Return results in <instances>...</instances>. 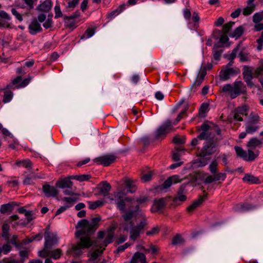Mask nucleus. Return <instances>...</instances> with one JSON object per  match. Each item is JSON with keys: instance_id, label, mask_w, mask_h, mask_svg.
Listing matches in <instances>:
<instances>
[{"instance_id": "nucleus-1", "label": "nucleus", "mask_w": 263, "mask_h": 263, "mask_svg": "<svg viewBox=\"0 0 263 263\" xmlns=\"http://www.w3.org/2000/svg\"><path fill=\"white\" fill-rule=\"evenodd\" d=\"M118 191L114 192L108 198L111 201L115 200L117 207L122 212H125L126 205L129 206V210L122 215V225L125 231L130 230V238L136 240L140 236V232L147 225V218L141 212L139 205H136L134 209L135 201L131 197L126 196V193L118 189Z\"/></svg>"}, {"instance_id": "nucleus-2", "label": "nucleus", "mask_w": 263, "mask_h": 263, "mask_svg": "<svg viewBox=\"0 0 263 263\" xmlns=\"http://www.w3.org/2000/svg\"><path fill=\"white\" fill-rule=\"evenodd\" d=\"M101 220V217L98 216L92 218L90 221L83 219L78 222L76 228L80 229L76 232L75 235L77 238H80V241L71 245V248L66 252L67 255L73 254L74 257H78L83 253L82 249L89 248L92 245L97 246V241L91 240L90 236L99 228Z\"/></svg>"}, {"instance_id": "nucleus-3", "label": "nucleus", "mask_w": 263, "mask_h": 263, "mask_svg": "<svg viewBox=\"0 0 263 263\" xmlns=\"http://www.w3.org/2000/svg\"><path fill=\"white\" fill-rule=\"evenodd\" d=\"M222 138L211 137L204 139L205 142L197 156L199 157L194 161V163H197L198 167H203L208 164L211 159L210 156L215 154L218 148L219 142Z\"/></svg>"}, {"instance_id": "nucleus-4", "label": "nucleus", "mask_w": 263, "mask_h": 263, "mask_svg": "<svg viewBox=\"0 0 263 263\" xmlns=\"http://www.w3.org/2000/svg\"><path fill=\"white\" fill-rule=\"evenodd\" d=\"M223 92H229L230 97L232 99L236 98L240 93H246V87L242 82L240 81H236L234 83V86L230 84L225 85L222 88Z\"/></svg>"}, {"instance_id": "nucleus-5", "label": "nucleus", "mask_w": 263, "mask_h": 263, "mask_svg": "<svg viewBox=\"0 0 263 263\" xmlns=\"http://www.w3.org/2000/svg\"><path fill=\"white\" fill-rule=\"evenodd\" d=\"M49 224L47 225L44 233L45 244L44 248L38 252L40 257L45 258V263H49Z\"/></svg>"}, {"instance_id": "nucleus-6", "label": "nucleus", "mask_w": 263, "mask_h": 263, "mask_svg": "<svg viewBox=\"0 0 263 263\" xmlns=\"http://www.w3.org/2000/svg\"><path fill=\"white\" fill-rule=\"evenodd\" d=\"M173 128L172 121L167 120L156 130L155 138L158 139L168 133Z\"/></svg>"}, {"instance_id": "nucleus-7", "label": "nucleus", "mask_w": 263, "mask_h": 263, "mask_svg": "<svg viewBox=\"0 0 263 263\" xmlns=\"http://www.w3.org/2000/svg\"><path fill=\"white\" fill-rule=\"evenodd\" d=\"M173 128L172 121L167 120L156 130L155 138L158 139L168 133Z\"/></svg>"}, {"instance_id": "nucleus-8", "label": "nucleus", "mask_w": 263, "mask_h": 263, "mask_svg": "<svg viewBox=\"0 0 263 263\" xmlns=\"http://www.w3.org/2000/svg\"><path fill=\"white\" fill-rule=\"evenodd\" d=\"M181 181V180L179 179V177L178 175H174L168 177L162 185L157 186L155 190L158 192H161L164 190L170 187L172 184L173 182L176 183L180 182Z\"/></svg>"}, {"instance_id": "nucleus-9", "label": "nucleus", "mask_w": 263, "mask_h": 263, "mask_svg": "<svg viewBox=\"0 0 263 263\" xmlns=\"http://www.w3.org/2000/svg\"><path fill=\"white\" fill-rule=\"evenodd\" d=\"M207 122L208 121H205L201 125L200 129H198V131H202V132L198 136V138L200 140L215 137L214 135H212L211 132H209L210 130L212 129V127L207 124Z\"/></svg>"}, {"instance_id": "nucleus-10", "label": "nucleus", "mask_w": 263, "mask_h": 263, "mask_svg": "<svg viewBox=\"0 0 263 263\" xmlns=\"http://www.w3.org/2000/svg\"><path fill=\"white\" fill-rule=\"evenodd\" d=\"M170 196L165 198H161L159 199H155L153 201V204L152 206L151 211L152 213H156L165 208L166 203V201L167 198H170Z\"/></svg>"}, {"instance_id": "nucleus-11", "label": "nucleus", "mask_w": 263, "mask_h": 263, "mask_svg": "<svg viewBox=\"0 0 263 263\" xmlns=\"http://www.w3.org/2000/svg\"><path fill=\"white\" fill-rule=\"evenodd\" d=\"M208 194L203 196H199L198 198L194 200L193 203L186 208L187 212L191 214L194 212L199 206H200L207 198Z\"/></svg>"}, {"instance_id": "nucleus-12", "label": "nucleus", "mask_w": 263, "mask_h": 263, "mask_svg": "<svg viewBox=\"0 0 263 263\" xmlns=\"http://www.w3.org/2000/svg\"><path fill=\"white\" fill-rule=\"evenodd\" d=\"M185 184L181 185L178 189L176 195L172 199L173 201L176 203L177 205H179L180 204V203H178V201L184 202L186 201L187 199V197L185 195Z\"/></svg>"}, {"instance_id": "nucleus-13", "label": "nucleus", "mask_w": 263, "mask_h": 263, "mask_svg": "<svg viewBox=\"0 0 263 263\" xmlns=\"http://www.w3.org/2000/svg\"><path fill=\"white\" fill-rule=\"evenodd\" d=\"M243 79L246 82L247 85L250 87L254 86V84L251 80L253 78L252 70L249 69V68L247 66H243Z\"/></svg>"}, {"instance_id": "nucleus-14", "label": "nucleus", "mask_w": 263, "mask_h": 263, "mask_svg": "<svg viewBox=\"0 0 263 263\" xmlns=\"http://www.w3.org/2000/svg\"><path fill=\"white\" fill-rule=\"evenodd\" d=\"M116 157L113 155H105L96 159L97 161L104 166H108L116 160Z\"/></svg>"}, {"instance_id": "nucleus-15", "label": "nucleus", "mask_w": 263, "mask_h": 263, "mask_svg": "<svg viewBox=\"0 0 263 263\" xmlns=\"http://www.w3.org/2000/svg\"><path fill=\"white\" fill-rule=\"evenodd\" d=\"M28 29L29 33L32 35L41 32L42 30L40 24L37 22L36 18H34L29 24Z\"/></svg>"}, {"instance_id": "nucleus-16", "label": "nucleus", "mask_w": 263, "mask_h": 263, "mask_svg": "<svg viewBox=\"0 0 263 263\" xmlns=\"http://www.w3.org/2000/svg\"><path fill=\"white\" fill-rule=\"evenodd\" d=\"M130 263H147L145 255L141 252H136L132 257Z\"/></svg>"}, {"instance_id": "nucleus-17", "label": "nucleus", "mask_w": 263, "mask_h": 263, "mask_svg": "<svg viewBox=\"0 0 263 263\" xmlns=\"http://www.w3.org/2000/svg\"><path fill=\"white\" fill-rule=\"evenodd\" d=\"M70 179L72 178H69V176L63 179L58 181L56 183L57 187L59 188H71L73 185V183Z\"/></svg>"}, {"instance_id": "nucleus-18", "label": "nucleus", "mask_w": 263, "mask_h": 263, "mask_svg": "<svg viewBox=\"0 0 263 263\" xmlns=\"http://www.w3.org/2000/svg\"><path fill=\"white\" fill-rule=\"evenodd\" d=\"M116 227L112 226L107 230V235L103 242V245L106 247L108 244L111 243L115 235Z\"/></svg>"}, {"instance_id": "nucleus-19", "label": "nucleus", "mask_w": 263, "mask_h": 263, "mask_svg": "<svg viewBox=\"0 0 263 263\" xmlns=\"http://www.w3.org/2000/svg\"><path fill=\"white\" fill-rule=\"evenodd\" d=\"M101 187L99 188V193L102 194L104 196L108 195L109 192L111 190V185L107 181H103L100 183Z\"/></svg>"}, {"instance_id": "nucleus-20", "label": "nucleus", "mask_w": 263, "mask_h": 263, "mask_svg": "<svg viewBox=\"0 0 263 263\" xmlns=\"http://www.w3.org/2000/svg\"><path fill=\"white\" fill-rule=\"evenodd\" d=\"M15 202H9L7 204L2 205L0 212L2 214H4L7 212H11L13 210L14 206L15 205Z\"/></svg>"}, {"instance_id": "nucleus-21", "label": "nucleus", "mask_w": 263, "mask_h": 263, "mask_svg": "<svg viewBox=\"0 0 263 263\" xmlns=\"http://www.w3.org/2000/svg\"><path fill=\"white\" fill-rule=\"evenodd\" d=\"M42 238L43 234L41 233H39L35 235L32 236L31 237H27L26 239H24L22 241V244L27 245L35 240H40L41 239H42Z\"/></svg>"}, {"instance_id": "nucleus-22", "label": "nucleus", "mask_w": 263, "mask_h": 263, "mask_svg": "<svg viewBox=\"0 0 263 263\" xmlns=\"http://www.w3.org/2000/svg\"><path fill=\"white\" fill-rule=\"evenodd\" d=\"M242 180L244 181L251 183L257 184L259 183V180L258 178L249 174H245Z\"/></svg>"}, {"instance_id": "nucleus-23", "label": "nucleus", "mask_w": 263, "mask_h": 263, "mask_svg": "<svg viewBox=\"0 0 263 263\" xmlns=\"http://www.w3.org/2000/svg\"><path fill=\"white\" fill-rule=\"evenodd\" d=\"M124 186L128 189L127 191L130 193H134L137 187L133 184V181L130 179H126L124 183Z\"/></svg>"}, {"instance_id": "nucleus-24", "label": "nucleus", "mask_w": 263, "mask_h": 263, "mask_svg": "<svg viewBox=\"0 0 263 263\" xmlns=\"http://www.w3.org/2000/svg\"><path fill=\"white\" fill-rule=\"evenodd\" d=\"M243 32V27L240 26L236 28L233 32L230 33L229 35L232 37H236V38H238L241 36Z\"/></svg>"}, {"instance_id": "nucleus-25", "label": "nucleus", "mask_w": 263, "mask_h": 263, "mask_svg": "<svg viewBox=\"0 0 263 263\" xmlns=\"http://www.w3.org/2000/svg\"><path fill=\"white\" fill-rule=\"evenodd\" d=\"M91 176L89 175H74L69 176V178L76 179L80 182L84 181H88L89 180Z\"/></svg>"}, {"instance_id": "nucleus-26", "label": "nucleus", "mask_w": 263, "mask_h": 263, "mask_svg": "<svg viewBox=\"0 0 263 263\" xmlns=\"http://www.w3.org/2000/svg\"><path fill=\"white\" fill-rule=\"evenodd\" d=\"M62 254V251L60 249L50 250V258L58 259L60 258Z\"/></svg>"}, {"instance_id": "nucleus-27", "label": "nucleus", "mask_w": 263, "mask_h": 263, "mask_svg": "<svg viewBox=\"0 0 263 263\" xmlns=\"http://www.w3.org/2000/svg\"><path fill=\"white\" fill-rule=\"evenodd\" d=\"M185 240L181 237V235L177 234L173 238L172 244L175 246L183 244Z\"/></svg>"}, {"instance_id": "nucleus-28", "label": "nucleus", "mask_w": 263, "mask_h": 263, "mask_svg": "<svg viewBox=\"0 0 263 263\" xmlns=\"http://www.w3.org/2000/svg\"><path fill=\"white\" fill-rule=\"evenodd\" d=\"M262 142L256 138H252L248 143L247 146L252 148H255L256 146L261 145Z\"/></svg>"}, {"instance_id": "nucleus-29", "label": "nucleus", "mask_w": 263, "mask_h": 263, "mask_svg": "<svg viewBox=\"0 0 263 263\" xmlns=\"http://www.w3.org/2000/svg\"><path fill=\"white\" fill-rule=\"evenodd\" d=\"M235 149L237 155L244 159H247V154L246 151H245L241 147L235 146Z\"/></svg>"}, {"instance_id": "nucleus-30", "label": "nucleus", "mask_w": 263, "mask_h": 263, "mask_svg": "<svg viewBox=\"0 0 263 263\" xmlns=\"http://www.w3.org/2000/svg\"><path fill=\"white\" fill-rule=\"evenodd\" d=\"M209 104L207 103H203L201 104L199 110V116L201 118H204L205 117V114L206 112Z\"/></svg>"}, {"instance_id": "nucleus-31", "label": "nucleus", "mask_w": 263, "mask_h": 263, "mask_svg": "<svg viewBox=\"0 0 263 263\" xmlns=\"http://www.w3.org/2000/svg\"><path fill=\"white\" fill-rule=\"evenodd\" d=\"M10 227L7 223L3 224L2 226V236L6 240H8L9 238V231Z\"/></svg>"}, {"instance_id": "nucleus-32", "label": "nucleus", "mask_w": 263, "mask_h": 263, "mask_svg": "<svg viewBox=\"0 0 263 263\" xmlns=\"http://www.w3.org/2000/svg\"><path fill=\"white\" fill-rule=\"evenodd\" d=\"M89 208L91 210H95L104 204V202L101 200H97L95 202L88 201Z\"/></svg>"}, {"instance_id": "nucleus-33", "label": "nucleus", "mask_w": 263, "mask_h": 263, "mask_svg": "<svg viewBox=\"0 0 263 263\" xmlns=\"http://www.w3.org/2000/svg\"><path fill=\"white\" fill-rule=\"evenodd\" d=\"M37 9L41 11L48 12L49 11V1L46 0L40 4L38 6Z\"/></svg>"}, {"instance_id": "nucleus-34", "label": "nucleus", "mask_w": 263, "mask_h": 263, "mask_svg": "<svg viewBox=\"0 0 263 263\" xmlns=\"http://www.w3.org/2000/svg\"><path fill=\"white\" fill-rule=\"evenodd\" d=\"M135 201V203H134V209L133 210H135V206L136 205H139L140 204L144 203V202H146L147 201V197L146 196H140L136 199V200H135L133 198H132Z\"/></svg>"}, {"instance_id": "nucleus-35", "label": "nucleus", "mask_w": 263, "mask_h": 263, "mask_svg": "<svg viewBox=\"0 0 263 263\" xmlns=\"http://www.w3.org/2000/svg\"><path fill=\"white\" fill-rule=\"evenodd\" d=\"M13 97V93L9 90H6L4 92V95L3 97V102L4 103H7L10 101Z\"/></svg>"}, {"instance_id": "nucleus-36", "label": "nucleus", "mask_w": 263, "mask_h": 263, "mask_svg": "<svg viewBox=\"0 0 263 263\" xmlns=\"http://www.w3.org/2000/svg\"><path fill=\"white\" fill-rule=\"evenodd\" d=\"M80 16V12L79 10L76 11L72 15L70 16L64 15V21H69V20H73L74 21L75 19L77 18Z\"/></svg>"}, {"instance_id": "nucleus-37", "label": "nucleus", "mask_w": 263, "mask_h": 263, "mask_svg": "<svg viewBox=\"0 0 263 263\" xmlns=\"http://www.w3.org/2000/svg\"><path fill=\"white\" fill-rule=\"evenodd\" d=\"M230 74L228 69H226L223 71H221L219 74L220 80L222 81L227 80L230 79Z\"/></svg>"}, {"instance_id": "nucleus-38", "label": "nucleus", "mask_w": 263, "mask_h": 263, "mask_svg": "<svg viewBox=\"0 0 263 263\" xmlns=\"http://www.w3.org/2000/svg\"><path fill=\"white\" fill-rule=\"evenodd\" d=\"M218 163L216 160H213L209 166V169L212 174L217 173Z\"/></svg>"}, {"instance_id": "nucleus-39", "label": "nucleus", "mask_w": 263, "mask_h": 263, "mask_svg": "<svg viewBox=\"0 0 263 263\" xmlns=\"http://www.w3.org/2000/svg\"><path fill=\"white\" fill-rule=\"evenodd\" d=\"M62 200L68 203L71 205H73L75 202H76L79 200V198L77 197H66L62 198Z\"/></svg>"}, {"instance_id": "nucleus-40", "label": "nucleus", "mask_w": 263, "mask_h": 263, "mask_svg": "<svg viewBox=\"0 0 263 263\" xmlns=\"http://www.w3.org/2000/svg\"><path fill=\"white\" fill-rule=\"evenodd\" d=\"M255 8V5L254 4H252L250 7H247L245 8L243 10V14L244 15H249L251 14L254 10Z\"/></svg>"}, {"instance_id": "nucleus-41", "label": "nucleus", "mask_w": 263, "mask_h": 263, "mask_svg": "<svg viewBox=\"0 0 263 263\" xmlns=\"http://www.w3.org/2000/svg\"><path fill=\"white\" fill-rule=\"evenodd\" d=\"M103 253V250L97 249L94 251L91 254V257L89 259V261H93L96 259L99 256Z\"/></svg>"}, {"instance_id": "nucleus-42", "label": "nucleus", "mask_w": 263, "mask_h": 263, "mask_svg": "<svg viewBox=\"0 0 263 263\" xmlns=\"http://www.w3.org/2000/svg\"><path fill=\"white\" fill-rule=\"evenodd\" d=\"M195 181H203L205 179V177L207 175L205 173H202V172L200 171H196L195 172Z\"/></svg>"}, {"instance_id": "nucleus-43", "label": "nucleus", "mask_w": 263, "mask_h": 263, "mask_svg": "<svg viewBox=\"0 0 263 263\" xmlns=\"http://www.w3.org/2000/svg\"><path fill=\"white\" fill-rule=\"evenodd\" d=\"M239 47L237 46L236 48H235L232 53L230 55L226 54L224 55V58L228 59L230 61H233V60L236 58V53L237 50H238Z\"/></svg>"}, {"instance_id": "nucleus-44", "label": "nucleus", "mask_w": 263, "mask_h": 263, "mask_svg": "<svg viewBox=\"0 0 263 263\" xmlns=\"http://www.w3.org/2000/svg\"><path fill=\"white\" fill-rule=\"evenodd\" d=\"M95 29L88 28L85 32V33L81 36V40H83L85 37V35H86L87 37H90L92 36L95 33Z\"/></svg>"}, {"instance_id": "nucleus-45", "label": "nucleus", "mask_w": 263, "mask_h": 263, "mask_svg": "<svg viewBox=\"0 0 263 263\" xmlns=\"http://www.w3.org/2000/svg\"><path fill=\"white\" fill-rule=\"evenodd\" d=\"M261 73H263V61H260V65L255 70L254 77L257 78Z\"/></svg>"}, {"instance_id": "nucleus-46", "label": "nucleus", "mask_w": 263, "mask_h": 263, "mask_svg": "<svg viewBox=\"0 0 263 263\" xmlns=\"http://www.w3.org/2000/svg\"><path fill=\"white\" fill-rule=\"evenodd\" d=\"M19 254L21 257V261L22 263H24L25 260L28 258V251L27 250L20 251Z\"/></svg>"}, {"instance_id": "nucleus-47", "label": "nucleus", "mask_w": 263, "mask_h": 263, "mask_svg": "<svg viewBox=\"0 0 263 263\" xmlns=\"http://www.w3.org/2000/svg\"><path fill=\"white\" fill-rule=\"evenodd\" d=\"M233 24H234V22H230L228 23L224 24L223 26V33L227 34L231 30Z\"/></svg>"}, {"instance_id": "nucleus-48", "label": "nucleus", "mask_w": 263, "mask_h": 263, "mask_svg": "<svg viewBox=\"0 0 263 263\" xmlns=\"http://www.w3.org/2000/svg\"><path fill=\"white\" fill-rule=\"evenodd\" d=\"M22 79V76H17L16 78L13 79L11 82V83L8 84L7 85V88L9 89L11 88V87L18 83L21 82V80Z\"/></svg>"}, {"instance_id": "nucleus-49", "label": "nucleus", "mask_w": 263, "mask_h": 263, "mask_svg": "<svg viewBox=\"0 0 263 263\" xmlns=\"http://www.w3.org/2000/svg\"><path fill=\"white\" fill-rule=\"evenodd\" d=\"M236 113L239 114L243 115L245 114L247 115V114L246 112L247 111V108L246 106H243L241 107H238L234 109Z\"/></svg>"}, {"instance_id": "nucleus-50", "label": "nucleus", "mask_w": 263, "mask_h": 263, "mask_svg": "<svg viewBox=\"0 0 263 263\" xmlns=\"http://www.w3.org/2000/svg\"><path fill=\"white\" fill-rule=\"evenodd\" d=\"M153 175V173L152 172H149L146 174H144L142 175L141 176V179L144 182H147L150 181L152 179V176Z\"/></svg>"}, {"instance_id": "nucleus-51", "label": "nucleus", "mask_w": 263, "mask_h": 263, "mask_svg": "<svg viewBox=\"0 0 263 263\" xmlns=\"http://www.w3.org/2000/svg\"><path fill=\"white\" fill-rule=\"evenodd\" d=\"M259 120V117L257 115L253 114H250V118L249 121L250 124H255L257 123Z\"/></svg>"}, {"instance_id": "nucleus-52", "label": "nucleus", "mask_w": 263, "mask_h": 263, "mask_svg": "<svg viewBox=\"0 0 263 263\" xmlns=\"http://www.w3.org/2000/svg\"><path fill=\"white\" fill-rule=\"evenodd\" d=\"M262 18L260 12L259 13H256L254 14L253 16V21L254 23L257 24L260 22L262 20Z\"/></svg>"}, {"instance_id": "nucleus-53", "label": "nucleus", "mask_w": 263, "mask_h": 263, "mask_svg": "<svg viewBox=\"0 0 263 263\" xmlns=\"http://www.w3.org/2000/svg\"><path fill=\"white\" fill-rule=\"evenodd\" d=\"M252 124H250L248 125L246 128V133H252L255 132L258 128V126H254L252 125Z\"/></svg>"}, {"instance_id": "nucleus-54", "label": "nucleus", "mask_w": 263, "mask_h": 263, "mask_svg": "<svg viewBox=\"0 0 263 263\" xmlns=\"http://www.w3.org/2000/svg\"><path fill=\"white\" fill-rule=\"evenodd\" d=\"M159 231L160 228L158 226H156L155 227L153 228L151 231H147L146 234L148 236L158 234L159 232Z\"/></svg>"}, {"instance_id": "nucleus-55", "label": "nucleus", "mask_w": 263, "mask_h": 263, "mask_svg": "<svg viewBox=\"0 0 263 263\" xmlns=\"http://www.w3.org/2000/svg\"><path fill=\"white\" fill-rule=\"evenodd\" d=\"M215 181L219 180L222 179V180H224L226 177V174L225 173H219L213 174Z\"/></svg>"}, {"instance_id": "nucleus-56", "label": "nucleus", "mask_w": 263, "mask_h": 263, "mask_svg": "<svg viewBox=\"0 0 263 263\" xmlns=\"http://www.w3.org/2000/svg\"><path fill=\"white\" fill-rule=\"evenodd\" d=\"M130 246L128 243H125L124 245L119 246L115 251V253H119L120 252L124 251L126 248Z\"/></svg>"}, {"instance_id": "nucleus-57", "label": "nucleus", "mask_w": 263, "mask_h": 263, "mask_svg": "<svg viewBox=\"0 0 263 263\" xmlns=\"http://www.w3.org/2000/svg\"><path fill=\"white\" fill-rule=\"evenodd\" d=\"M54 12H55V17L59 18L63 16V13L61 10V8L60 6H56L54 8Z\"/></svg>"}, {"instance_id": "nucleus-58", "label": "nucleus", "mask_w": 263, "mask_h": 263, "mask_svg": "<svg viewBox=\"0 0 263 263\" xmlns=\"http://www.w3.org/2000/svg\"><path fill=\"white\" fill-rule=\"evenodd\" d=\"M58 242V238L56 234H50V246L57 245Z\"/></svg>"}, {"instance_id": "nucleus-59", "label": "nucleus", "mask_w": 263, "mask_h": 263, "mask_svg": "<svg viewBox=\"0 0 263 263\" xmlns=\"http://www.w3.org/2000/svg\"><path fill=\"white\" fill-rule=\"evenodd\" d=\"M79 0H73L68 3L67 8H75L79 4Z\"/></svg>"}, {"instance_id": "nucleus-60", "label": "nucleus", "mask_w": 263, "mask_h": 263, "mask_svg": "<svg viewBox=\"0 0 263 263\" xmlns=\"http://www.w3.org/2000/svg\"><path fill=\"white\" fill-rule=\"evenodd\" d=\"M239 57L240 58V61L241 62H244V61H248L249 60V58H248V53H246L242 51H241L239 53Z\"/></svg>"}, {"instance_id": "nucleus-61", "label": "nucleus", "mask_w": 263, "mask_h": 263, "mask_svg": "<svg viewBox=\"0 0 263 263\" xmlns=\"http://www.w3.org/2000/svg\"><path fill=\"white\" fill-rule=\"evenodd\" d=\"M185 142V138L181 139L178 137L175 136L173 139V142L175 144H181Z\"/></svg>"}, {"instance_id": "nucleus-62", "label": "nucleus", "mask_w": 263, "mask_h": 263, "mask_svg": "<svg viewBox=\"0 0 263 263\" xmlns=\"http://www.w3.org/2000/svg\"><path fill=\"white\" fill-rule=\"evenodd\" d=\"M11 12H12V13L15 16V17H16V18L19 21H23V17L22 16V15L19 13L14 8H12V10H11Z\"/></svg>"}, {"instance_id": "nucleus-63", "label": "nucleus", "mask_w": 263, "mask_h": 263, "mask_svg": "<svg viewBox=\"0 0 263 263\" xmlns=\"http://www.w3.org/2000/svg\"><path fill=\"white\" fill-rule=\"evenodd\" d=\"M248 155H249L248 158V159L247 158V159H246L248 161H253L257 157V155H256L254 154V152L252 151V150H250V149L248 150Z\"/></svg>"}, {"instance_id": "nucleus-64", "label": "nucleus", "mask_w": 263, "mask_h": 263, "mask_svg": "<svg viewBox=\"0 0 263 263\" xmlns=\"http://www.w3.org/2000/svg\"><path fill=\"white\" fill-rule=\"evenodd\" d=\"M229 39L228 36L227 34L223 33L221 34L220 37L219 38L220 42L222 44L226 43L228 41Z\"/></svg>"}]
</instances>
